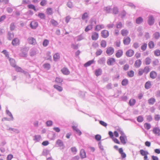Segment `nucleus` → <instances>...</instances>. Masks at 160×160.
Masks as SVG:
<instances>
[{
	"mask_svg": "<svg viewBox=\"0 0 160 160\" xmlns=\"http://www.w3.org/2000/svg\"><path fill=\"white\" fill-rule=\"evenodd\" d=\"M98 62L99 64L105 65L106 62V58L104 57L101 58L99 59Z\"/></svg>",
	"mask_w": 160,
	"mask_h": 160,
	"instance_id": "nucleus-12",
	"label": "nucleus"
},
{
	"mask_svg": "<svg viewBox=\"0 0 160 160\" xmlns=\"http://www.w3.org/2000/svg\"><path fill=\"white\" fill-rule=\"evenodd\" d=\"M67 5L70 8H72L73 7L72 2L71 1H68L67 4Z\"/></svg>",
	"mask_w": 160,
	"mask_h": 160,
	"instance_id": "nucleus-55",
	"label": "nucleus"
},
{
	"mask_svg": "<svg viewBox=\"0 0 160 160\" xmlns=\"http://www.w3.org/2000/svg\"><path fill=\"white\" fill-rule=\"evenodd\" d=\"M28 7L29 8L32 9H33L35 12H36L37 10V9H36L35 6L32 4H29L28 5Z\"/></svg>",
	"mask_w": 160,
	"mask_h": 160,
	"instance_id": "nucleus-49",
	"label": "nucleus"
},
{
	"mask_svg": "<svg viewBox=\"0 0 160 160\" xmlns=\"http://www.w3.org/2000/svg\"><path fill=\"white\" fill-rule=\"evenodd\" d=\"M53 60L55 61H58V59H59L60 58V55L58 53H56L53 55Z\"/></svg>",
	"mask_w": 160,
	"mask_h": 160,
	"instance_id": "nucleus-30",
	"label": "nucleus"
},
{
	"mask_svg": "<svg viewBox=\"0 0 160 160\" xmlns=\"http://www.w3.org/2000/svg\"><path fill=\"white\" fill-rule=\"evenodd\" d=\"M9 61L10 65L12 67H14L16 66V62L14 59L13 58H10L9 59Z\"/></svg>",
	"mask_w": 160,
	"mask_h": 160,
	"instance_id": "nucleus-22",
	"label": "nucleus"
},
{
	"mask_svg": "<svg viewBox=\"0 0 160 160\" xmlns=\"http://www.w3.org/2000/svg\"><path fill=\"white\" fill-rule=\"evenodd\" d=\"M99 37V35L98 33L94 32L92 33L91 36V38L92 40L95 41L97 40Z\"/></svg>",
	"mask_w": 160,
	"mask_h": 160,
	"instance_id": "nucleus-5",
	"label": "nucleus"
},
{
	"mask_svg": "<svg viewBox=\"0 0 160 160\" xmlns=\"http://www.w3.org/2000/svg\"><path fill=\"white\" fill-rule=\"evenodd\" d=\"M120 139L121 141V143L123 144H125L126 143V141L127 140V137L121 136L120 137Z\"/></svg>",
	"mask_w": 160,
	"mask_h": 160,
	"instance_id": "nucleus-18",
	"label": "nucleus"
},
{
	"mask_svg": "<svg viewBox=\"0 0 160 160\" xmlns=\"http://www.w3.org/2000/svg\"><path fill=\"white\" fill-rule=\"evenodd\" d=\"M31 28L33 29H36L38 26V23L35 21H32L31 22L30 24Z\"/></svg>",
	"mask_w": 160,
	"mask_h": 160,
	"instance_id": "nucleus-6",
	"label": "nucleus"
},
{
	"mask_svg": "<svg viewBox=\"0 0 160 160\" xmlns=\"http://www.w3.org/2000/svg\"><path fill=\"white\" fill-rule=\"evenodd\" d=\"M47 12L48 15H52V10L51 8H48L47 9Z\"/></svg>",
	"mask_w": 160,
	"mask_h": 160,
	"instance_id": "nucleus-57",
	"label": "nucleus"
},
{
	"mask_svg": "<svg viewBox=\"0 0 160 160\" xmlns=\"http://www.w3.org/2000/svg\"><path fill=\"white\" fill-rule=\"evenodd\" d=\"M119 153L121 154V157L122 158H125L126 157V154L123 152V150L122 148H120L118 150Z\"/></svg>",
	"mask_w": 160,
	"mask_h": 160,
	"instance_id": "nucleus-20",
	"label": "nucleus"
},
{
	"mask_svg": "<svg viewBox=\"0 0 160 160\" xmlns=\"http://www.w3.org/2000/svg\"><path fill=\"white\" fill-rule=\"evenodd\" d=\"M7 130H8L12 131L13 132L17 134L19 133L20 132V131L18 129L16 128H9L8 129H7Z\"/></svg>",
	"mask_w": 160,
	"mask_h": 160,
	"instance_id": "nucleus-25",
	"label": "nucleus"
},
{
	"mask_svg": "<svg viewBox=\"0 0 160 160\" xmlns=\"http://www.w3.org/2000/svg\"><path fill=\"white\" fill-rule=\"evenodd\" d=\"M101 34L103 38H106L108 36L109 33L107 30H103L102 31Z\"/></svg>",
	"mask_w": 160,
	"mask_h": 160,
	"instance_id": "nucleus-7",
	"label": "nucleus"
},
{
	"mask_svg": "<svg viewBox=\"0 0 160 160\" xmlns=\"http://www.w3.org/2000/svg\"><path fill=\"white\" fill-rule=\"evenodd\" d=\"M94 62V60H90L88 62H87L84 65V66L85 67H87L88 66H90Z\"/></svg>",
	"mask_w": 160,
	"mask_h": 160,
	"instance_id": "nucleus-34",
	"label": "nucleus"
},
{
	"mask_svg": "<svg viewBox=\"0 0 160 160\" xmlns=\"http://www.w3.org/2000/svg\"><path fill=\"white\" fill-rule=\"evenodd\" d=\"M14 35L13 33L8 32V33L7 38L8 40H11L14 37Z\"/></svg>",
	"mask_w": 160,
	"mask_h": 160,
	"instance_id": "nucleus-23",
	"label": "nucleus"
},
{
	"mask_svg": "<svg viewBox=\"0 0 160 160\" xmlns=\"http://www.w3.org/2000/svg\"><path fill=\"white\" fill-rule=\"evenodd\" d=\"M154 54L155 56H160V50L157 49L154 51Z\"/></svg>",
	"mask_w": 160,
	"mask_h": 160,
	"instance_id": "nucleus-64",
	"label": "nucleus"
},
{
	"mask_svg": "<svg viewBox=\"0 0 160 160\" xmlns=\"http://www.w3.org/2000/svg\"><path fill=\"white\" fill-rule=\"evenodd\" d=\"M16 70L18 72H23L24 71L20 67H19L17 65L15 67H14Z\"/></svg>",
	"mask_w": 160,
	"mask_h": 160,
	"instance_id": "nucleus-56",
	"label": "nucleus"
},
{
	"mask_svg": "<svg viewBox=\"0 0 160 160\" xmlns=\"http://www.w3.org/2000/svg\"><path fill=\"white\" fill-rule=\"evenodd\" d=\"M148 24L150 26L153 25L155 22V19L152 15H149L148 17Z\"/></svg>",
	"mask_w": 160,
	"mask_h": 160,
	"instance_id": "nucleus-1",
	"label": "nucleus"
},
{
	"mask_svg": "<svg viewBox=\"0 0 160 160\" xmlns=\"http://www.w3.org/2000/svg\"><path fill=\"white\" fill-rule=\"evenodd\" d=\"M28 41L29 44L33 45H35L37 43L36 39L30 37L28 39Z\"/></svg>",
	"mask_w": 160,
	"mask_h": 160,
	"instance_id": "nucleus-2",
	"label": "nucleus"
},
{
	"mask_svg": "<svg viewBox=\"0 0 160 160\" xmlns=\"http://www.w3.org/2000/svg\"><path fill=\"white\" fill-rule=\"evenodd\" d=\"M72 128L76 132L77 134H78V135L80 136L82 134V132L76 126H72Z\"/></svg>",
	"mask_w": 160,
	"mask_h": 160,
	"instance_id": "nucleus-15",
	"label": "nucleus"
},
{
	"mask_svg": "<svg viewBox=\"0 0 160 160\" xmlns=\"http://www.w3.org/2000/svg\"><path fill=\"white\" fill-rule=\"evenodd\" d=\"M123 54V51L122 49H119L117 51L115 56L117 58H120L122 56Z\"/></svg>",
	"mask_w": 160,
	"mask_h": 160,
	"instance_id": "nucleus-11",
	"label": "nucleus"
},
{
	"mask_svg": "<svg viewBox=\"0 0 160 160\" xmlns=\"http://www.w3.org/2000/svg\"><path fill=\"white\" fill-rule=\"evenodd\" d=\"M134 51L133 50L129 49L126 52V55L128 57H131L134 55Z\"/></svg>",
	"mask_w": 160,
	"mask_h": 160,
	"instance_id": "nucleus-14",
	"label": "nucleus"
},
{
	"mask_svg": "<svg viewBox=\"0 0 160 160\" xmlns=\"http://www.w3.org/2000/svg\"><path fill=\"white\" fill-rule=\"evenodd\" d=\"M88 17V14L87 12L84 13L82 16V19L83 20H85Z\"/></svg>",
	"mask_w": 160,
	"mask_h": 160,
	"instance_id": "nucleus-63",
	"label": "nucleus"
},
{
	"mask_svg": "<svg viewBox=\"0 0 160 160\" xmlns=\"http://www.w3.org/2000/svg\"><path fill=\"white\" fill-rule=\"evenodd\" d=\"M142 63V61L140 59H138L135 61L134 66L137 68H139L140 67Z\"/></svg>",
	"mask_w": 160,
	"mask_h": 160,
	"instance_id": "nucleus-17",
	"label": "nucleus"
},
{
	"mask_svg": "<svg viewBox=\"0 0 160 160\" xmlns=\"http://www.w3.org/2000/svg\"><path fill=\"white\" fill-rule=\"evenodd\" d=\"M90 24L91 25H92V26H93L94 24L95 25L96 24V19L94 18H92L90 19Z\"/></svg>",
	"mask_w": 160,
	"mask_h": 160,
	"instance_id": "nucleus-52",
	"label": "nucleus"
},
{
	"mask_svg": "<svg viewBox=\"0 0 160 160\" xmlns=\"http://www.w3.org/2000/svg\"><path fill=\"white\" fill-rule=\"evenodd\" d=\"M80 155L82 158H84L86 157V152L83 149H82L80 152Z\"/></svg>",
	"mask_w": 160,
	"mask_h": 160,
	"instance_id": "nucleus-26",
	"label": "nucleus"
},
{
	"mask_svg": "<svg viewBox=\"0 0 160 160\" xmlns=\"http://www.w3.org/2000/svg\"><path fill=\"white\" fill-rule=\"evenodd\" d=\"M137 120L138 122H142L143 121L144 119L142 116H139L137 118Z\"/></svg>",
	"mask_w": 160,
	"mask_h": 160,
	"instance_id": "nucleus-48",
	"label": "nucleus"
},
{
	"mask_svg": "<svg viewBox=\"0 0 160 160\" xmlns=\"http://www.w3.org/2000/svg\"><path fill=\"white\" fill-rule=\"evenodd\" d=\"M104 28L103 24L98 25L96 26L95 28V30L97 31H99L101 29Z\"/></svg>",
	"mask_w": 160,
	"mask_h": 160,
	"instance_id": "nucleus-19",
	"label": "nucleus"
},
{
	"mask_svg": "<svg viewBox=\"0 0 160 160\" xmlns=\"http://www.w3.org/2000/svg\"><path fill=\"white\" fill-rule=\"evenodd\" d=\"M156 102L155 98H151L148 100V103L150 105H153Z\"/></svg>",
	"mask_w": 160,
	"mask_h": 160,
	"instance_id": "nucleus-28",
	"label": "nucleus"
},
{
	"mask_svg": "<svg viewBox=\"0 0 160 160\" xmlns=\"http://www.w3.org/2000/svg\"><path fill=\"white\" fill-rule=\"evenodd\" d=\"M49 43V41L48 40L45 39L42 43V45L44 47H47Z\"/></svg>",
	"mask_w": 160,
	"mask_h": 160,
	"instance_id": "nucleus-46",
	"label": "nucleus"
},
{
	"mask_svg": "<svg viewBox=\"0 0 160 160\" xmlns=\"http://www.w3.org/2000/svg\"><path fill=\"white\" fill-rule=\"evenodd\" d=\"M151 59L149 57H147L145 59L144 62L146 65H148L151 63Z\"/></svg>",
	"mask_w": 160,
	"mask_h": 160,
	"instance_id": "nucleus-33",
	"label": "nucleus"
},
{
	"mask_svg": "<svg viewBox=\"0 0 160 160\" xmlns=\"http://www.w3.org/2000/svg\"><path fill=\"white\" fill-rule=\"evenodd\" d=\"M151 82L150 81H148L146 82L145 85V88L146 89H149L151 87Z\"/></svg>",
	"mask_w": 160,
	"mask_h": 160,
	"instance_id": "nucleus-32",
	"label": "nucleus"
},
{
	"mask_svg": "<svg viewBox=\"0 0 160 160\" xmlns=\"http://www.w3.org/2000/svg\"><path fill=\"white\" fill-rule=\"evenodd\" d=\"M56 144L58 145L60 147H62L64 146V144L62 141L58 139L56 142Z\"/></svg>",
	"mask_w": 160,
	"mask_h": 160,
	"instance_id": "nucleus-35",
	"label": "nucleus"
},
{
	"mask_svg": "<svg viewBox=\"0 0 160 160\" xmlns=\"http://www.w3.org/2000/svg\"><path fill=\"white\" fill-rule=\"evenodd\" d=\"M93 28V26L92 25H89L87 26L85 29V31L87 32H88L89 31L91 30Z\"/></svg>",
	"mask_w": 160,
	"mask_h": 160,
	"instance_id": "nucleus-42",
	"label": "nucleus"
},
{
	"mask_svg": "<svg viewBox=\"0 0 160 160\" xmlns=\"http://www.w3.org/2000/svg\"><path fill=\"white\" fill-rule=\"evenodd\" d=\"M136 102V100L134 99H131L129 101V104L131 106H133L135 105Z\"/></svg>",
	"mask_w": 160,
	"mask_h": 160,
	"instance_id": "nucleus-40",
	"label": "nucleus"
},
{
	"mask_svg": "<svg viewBox=\"0 0 160 160\" xmlns=\"http://www.w3.org/2000/svg\"><path fill=\"white\" fill-rule=\"evenodd\" d=\"M143 21V19L141 17H139L136 19V22L138 24H140Z\"/></svg>",
	"mask_w": 160,
	"mask_h": 160,
	"instance_id": "nucleus-36",
	"label": "nucleus"
},
{
	"mask_svg": "<svg viewBox=\"0 0 160 160\" xmlns=\"http://www.w3.org/2000/svg\"><path fill=\"white\" fill-rule=\"evenodd\" d=\"M160 36V33L159 32H156L154 34V37L155 39H158Z\"/></svg>",
	"mask_w": 160,
	"mask_h": 160,
	"instance_id": "nucleus-59",
	"label": "nucleus"
},
{
	"mask_svg": "<svg viewBox=\"0 0 160 160\" xmlns=\"http://www.w3.org/2000/svg\"><path fill=\"white\" fill-rule=\"evenodd\" d=\"M38 16L41 19H44L45 18V16L43 13H39L38 15Z\"/></svg>",
	"mask_w": 160,
	"mask_h": 160,
	"instance_id": "nucleus-51",
	"label": "nucleus"
},
{
	"mask_svg": "<svg viewBox=\"0 0 160 160\" xmlns=\"http://www.w3.org/2000/svg\"><path fill=\"white\" fill-rule=\"evenodd\" d=\"M41 139V137L40 135H35L34 136L33 140L36 142H39Z\"/></svg>",
	"mask_w": 160,
	"mask_h": 160,
	"instance_id": "nucleus-38",
	"label": "nucleus"
},
{
	"mask_svg": "<svg viewBox=\"0 0 160 160\" xmlns=\"http://www.w3.org/2000/svg\"><path fill=\"white\" fill-rule=\"evenodd\" d=\"M128 81L127 79H123L122 82V84L123 86H125L128 84Z\"/></svg>",
	"mask_w": 160,
	"mask_h": 160,
	"instance_id": "nucleus-39",
	"label": "nucleus"
},
{
	"mask_svg": "<svg viewBox=\"0 0 160 160\" xmlns=\"http://www.w3.org/2000/svg\"><path fill=\"white\" fill-rule=\"evenodd\" d=\"M49 153V150L48 149H44L43 150L42 152V155L43 156H47Z\"/></svg>",
	"mask_w": 160,
	"mask_h": 160,
	"instance_id": "nucleus-50",
	"label": "nucleus"
},
{
	"mask_svg": "<svg viewBox=\"0 0 160 160\" xmlns=\"http://www.w3.org/2000/svg\"><path fill=\"white\" fill-rule=\"evenodd\" d=\"M37 53V50L36 48H32L30 50V55L31 57L35 56Z\"/></svg>",
	"mask_w": 160,
	"mask_h": 160,
	"instance_id": "nucleus-9",
	"label": "nucleus"
},
{
	"mask_svg": "<svg viewBox=\"0 0 160 160\" xmlns=\"http://www.w3.org/2000/svg\"><path fill=\"white\" fill-rule=\"evenodd\" d=\"M127 13L125 10H123L121 12L120 15L122 18H123L126 16Z\"/></svg>",
	"mask_w": 160,
	"mask_h": 160,
	"instance_id": "nucleus-41",
	"label": "nucleus"
},
{
	"mask_svg": "<svg viewBox=\"0 0 160 160\" xmlns=\"http://www.w3.org/2000/svg\"><path fill=\"white\" fill-rule=\"evenodd\" d=\"M157 76V73L154 71H152L150 73V77L152 79H155Z\"/></svg>",
	"mask_w": 160,
	"mask_h": 160,
	"instance_id": "nucleus-16",
	"label": "nucleus"
},
{
	"mask_svg": "<svg viewBox=\"0 0 160 160\" xmlns=\"http://www.w3.org/2000/svg\"><path fill=\"white\" fill-rule=\"evenodd\" d=\"M6 113L9 117H10V118L9 119L10 120L12 121L13 120V118L11 113L9 111V110L7 109L6 110Z\"/></svg>",
	"mask_w": 160,
	"mask_h": 160,
	"instance_id": "nucleus-29",
	"label": "nucleus"
},
{
	"mask_svg": "<svg viewBox=\"0 0 160 160\" xmlns=\"http://www.w3.org/2000/svg\"><path fill=\"white\" fill-rule=\"evenodd\" d=\"M140 152L141 154L143 156H144L148 154V151H145L142 149L140 150Z\"/></svg>",
	"mask_w": 160,
	"mask_h": 160,
	"instance_id": "nucleus-53",
	"label": "nucleus"
},
{
	"mask_svg": "<svg viewBox=\"0 0 160 160\" xmlns=\"http://www.w3.org/2000/svg\"><path fill=\"white\" fill-rule=\"evenodd\" d=\"M63 81V79L59 77H57L55 79V81L58 83H61Z\"/></svg>",
	"mask_w": 160,
	"mask_h": 160,
	"instance_id": "nucleus-60",
	"label": "nucleus"
},
{
	"mask_svg": "<svg viewBox=\"0 0 160 160\" xmlns=\"http://www.w3.org/2000/svg\"><path fill=\"white\" fill-rule=\"evenodd\" d=\"M144 127L145 129L148 130L151 128V125L149 123H146L144 124Z\"/></svg>",
	"mask_w": 160,
	"mask_h": 160,
	"instance_id": "nucleus-54",
	"label": "nucleus"
},
{
	"mask_svg": "<svg viewBox=\"0 0 160 160\" xmlns=\"http://www.w3.org/2000/svg\"><path fill=\"white\" fill-rule=\"evenodd\" d=\"M106 42L105 40H102L101 42V45L102 47L105 48L106 46Z\"/></svg>",
	"mask_w": 160,
	"mask_h": 160,
	"instance_id": "nucleus-62",
	"label": "nucleus"
},
{
	"mask_svg": "<svg viewBox=\"0 0 160 160\" xmlns=\"http://www.w3.org/2000/svg\"><path fill=\"white\" fill-rule=\"evenodd\" d=\"M104 10L106 11L107 13H111L112 10L111 8L109 6L105 7Z\"/></svg>",
	"mask_w": 160,
	"mask_h": 160,
	"instance_id": "nucleus-37",
	"label": "nucleus"
},
{
	"mask_svg": "<svg viewBox=\"0 0 160 160\" xmlns=\"http://www.w3.org/2000/svg\"><path fill=\"white\" fill-rule=\"evenodd\" d=\"M43 67L44 68L49 70L51 68V66L50 64L48 63H45L43 65Z\"/></svg>",
	"mask_w": 160,
	"mask_h": 160,
	"instance_id": "nucleus-44",
	"label": "nucleus"
},
{
	"mask_svg": "<svg viewBox=\"0 0 160 160\" xmlns=\"http://www.w3.org/2000/svg\"><path fill=\"white\" fill-rule=\"evenodd\" d=\"M131 39L129 37L124 38L123 40V43L125 45H129Z\"/></svg>",
	"mask_w": 160,
	"mask_h": 160,
	"instance_id": "nucleus-13",
	"label": "nucleus"
},
{
	"mask_svg": "<svg viewBox=\"0 0 160 160\" xmlns=\"http://www.w3.org/2000/svg\"><path fill=\"white\" fill-rule=\"evenodd\" d=\"M102 71L101 68H98L96 69L95 71V75L98 77L102 74Z\"/></svg>",
	"mask_w": 160,
	"mask_h": 160,
	"instance_id": "nucleus-21",
	"label": "nucleus"
},
{
	"mask_svg": "<svg viewBox=\"0 0 160 160\" xmlns=\"http://www.w3.org/2000/svg\"><path fill=\"white\" fill-rule=\"evenodd\" d=\"M112 13L113 14L116 15L119 12V9L117 7H114L112 9Z\"/></svg>",
	"mask_w": 160,
	"mask_h": 160,
	"instance_id": "nucleus-24",
	"label": "nucleus"
},
{
	"mask_svg": "<svg viewBox=\"0 0 160 160\" xmlns=\"http://www.w3.org/2000/svg\"><path fill=\"white\" fill-rule=\"evenodd\" d=\"M128 33V31L127 30L122 29L121 31V34L123 36H126Z\"/></svg>",
	"mask_w": 160,
	"mask_h": 160,
	"instance_id": "nucleus-43",
	"label": "nucleus"
},
{
	"mask_svg": "<svg viewBox=\"0 0 160 160\" xmlns=\"http://www.w3.org/2000/svg\"><path fill=\"white\" fill-rule=\"evenodd\" d=\"M114 51V48L112 47H110L107 49L106 52L108 55L110 56L113 53Z\"/></svg>",
	"mask_w": 160,
	"mask_h": 160,
	"instance_id": "nucleus-3",
	"label": "nucleus"
},
{
	"mask_svg": "<svg viewBox=\"0 0 160 160\" xmlns=\"http://www.w3.org/2000/svg\"><path fill=\"white\" fill-rule=\"evenodd\" d=\"M143 70L144 73L147 74L150 71V68L149 66H146L144 67Z\"/></svg>",
	"mask_w": 160,
	"mask_h": 160,
	"instance_id": "nucleus-47",
	"label": "nucleus"
},
{
	"mask_svg": "<svg viewBox=\"0 0 160 160\" xmlns=\"http://www.w3.org/2000/svg\"><path fill=\"white\" fill-rule=\"evenodd\" d=\"M50 22L52 24L53 26H56L58 25V22L53 19H51Z\"/></svg>",
	"mask_w": 160,
	"mask_h": 160,
	"instance_id": "nucleus-61",
	"label": "nucleus"
},
{
	"mask_svg": "<svg viewBox=\"0 0 160 160\" xmlns=\"http://www.w3.org/2000/svg\"><path fill=\"white\" fill-rule=\"evenodd\" d=\"M61 71L63 74L65 75H69L70 73V72L68 69L67 68L65 67H64L62 68L61 70Z\"/></svg>",
	"mask_w": 160,
	"mask_h": 160,
	"instance_id": "nucleus-8",
	"label": "nucleus"
},
{
	"mask_svg": "<svg viewBox=\"0 0 160 160\" xmlns=\"http://www.w3.org/2000/svg\"><path fill=\"white\" fill-rule=\"evenodd\" d=\"M128 75L129 77H132L134 76V72L132 70H130L128 72Z\"/></svg>",
	"mask_w": 160,
	"mask_h": 160,
	"instance_id": "nucleus-45",
	"label": "nucleus"
},
{
	"mask_svg": "<svg viewBox=\"0 0 160 160\" xmlns=\"http://www.w3.org/2000/svg\"><path fill=\"white\" fill-rule=\"evenodd\" d=\"M54 88L59 92H61L63 90L62 88L60 86L57 85H54L53 86Z\"/></svg>",
	"mask_w": 160,
	"mask_h": 160,
	"instance_id": "nucleus-27",
	"label": "nucleus"
},
{
	"mask_svg": "<svg viewBox=\"0 0 160 160\" xmlns=\"http://www.w3.org/2000/svg\"><path fill=\"white\" fill-rule=\"evenodd\" d=\"M77 38V41H81L84 39L83 36L82 34L78 36Z\"/></svg>",
	"mask_w": 160,
	"mask_h": 160,
	"instance_id": "nucleus-58",
	"label": "nucleus"
},
{
	"mask_svg": "<svg viewBox=\"0 0 160 160\" xmlns=\"http://www.w3.org/2000/svg\"><path fill=\"white\" fill-rule=\"evenodd\" d=\"M115 62V59L112 58H109L107 61V63L109 66L112 65L113 63Z\"/></svg>",
	"mask_w": 160,
	"mask_h": 160,
	"instance_id": "nucleus-10",
	"label": "nucleus"
},
{
	"mask_svg": "<svg viewBox=\"0 0 160 160\" xmlns=\"http://www.w3.org/2000/svg\"><path fill=\"white\" fill-rule=\"evenodd\" d=\"M19 40L17 38H16L13 39L12 41V44L13 46H16L19 42Z\"/></svg>",
	"mask_w": 160,
	"mask_h": 160,
	"instance_id": "nucleus-31",
	"label": "nucleus"
},
{
	"mask_svg": "<svg viewBox=\"0 0 160 160\" xmlns=\"http://www.w3.org/2000/svg\"><path fill=\"white\" fill-rule=\"evenodd\" d=\"M153 133L158 136H160V129L159 128L155 127L152 130Z\"/></svg>",
	"mask_w": 160,
	"mask_h": 160,
	"instance_id": "nucleus-4",
	"label": "nucleus"
}]
</instances>
